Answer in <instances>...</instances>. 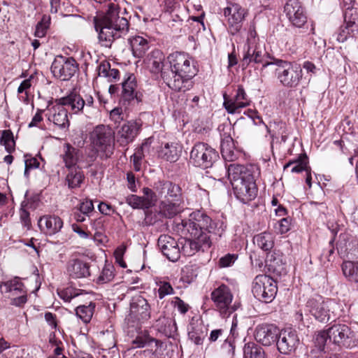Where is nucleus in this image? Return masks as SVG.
I'll return each instance as SVG.
<instances>
[{
  "label": "nucleus",
  "instance_id": "obj_1",
  "mask_svg": "<svg viewBox=\"0 0 358 358\" xmlns=\"http://www.w3.org/2000/svg\"><path fill=\"white\" fill-rule=\"evenodd\" d=\"M258 42L259 38L255 27L253 24H250L243 48L242 66H248L251 63L261 64L264 68L275 65V73L280 84L287 88L297 87L303 77V71L300 65L275 58L270 61V57L266 50L259 46Z\"/></svg>",
  "mask_w": 358,
  "mask_h": 358
},
{
  "label": "nucleus",
  "instance_id": "obj_2",
  "mask_svg": "<svg viewBox=\"0 0 358 358\" xmlns=\"http://www.w3.org/2000/svg\"><path fill=\"white\" fill-rule=\"evenodd\" d=\"M170 69L162 73V79L168 87L178 92H186L192 88V78L197 73L194 61L187 53L175 52L168 56Z\"/></svg>",
  "mask_w": 358,
  "mask_h": 358
},
{
  "label": "nucleus",
  "instance_id": "obj_3",
  "mask_svg": "<svg viewBox=\"0 0 358 358\" xmlns=\"http://www.w3.org/2000/svg\"><path fill=\"white\" fill-rule=\"evenodd\" d=\"M102 3L109 1L108 8L106 14L100 17H94V24L96 31L99 33V41L102 46L109 48L113 42L127 33L129 22L124 17H120V7L111 0H94Z\"/></svg>",
  "mask_w": 358,
  "mask_h": 358
},
{
  "label": "nucleus",
  "instance_id": "obj_4",
  "mask_svg": "<svg viewBox=\"0 0 358 358\" xmlns=\"http://www.w3.org/2000/svg\"><path fill=\"white\" fill-rule=\"evenodd\" d=\"M228 177L232 185L234 194L237 199L248 203L257 196L255 166L231 164L227 169Z\"/></svg>",
  "mask_w": 358,
  "mask_h": 358
},
{
  "label": "nucleus",
  "instance_id": "obj_5",
  "mask_svg": "<svg viewBox=\"0 0 358 358\" xmlns=\"http://www.w3.org/2000/svg\"><path fill=\"white\" fill-rule=\"evenodd\" d=\"M339 303L331 299H325L320 295L310 297L305 306V310L320 322H327L338 315Z\"/></svg>",
  "mask_w": 358,
  "mask_h": 358
},
{
  "label": "nucleus",
  "instance_id": "obj_6",
  "mask_svg": "<svg viewBox=\"0 0 358 358\" xmlns=\"http://www.w3.org/2000/svg\"><path fill=\"white\" fill-rule=\"evenodd\" d=\"M181 225L182 230L189 233L191 237L209 236V233L221 236L219 231H215V223L208 215L200 210L192 213L187 220H182Z\"/></svg>",
  "mask_w": 358,
  "mask_h": 358
},
{
  "label": "nucleus",
  "instance_id": "obj_7",
  "mask_svg": "<svg viewBox=\"0 0 358 358\" xmlns=\"http://www.w3.org/2000/svg\"><path fill=\"white\" fill-rule=\"evenodd\" d=\"M90 140L94 148L104 153L106 157L113 153L114 132L109 126L99 124L95 127L90 133Z\"/></svg>",
  "mask_w": 358,
  "mask_h": 358
},
{
  "label": "nucleus",
  "instance_id": "obj_8",
  "mask_svg": "<svg viewBox=\"0 0 358 358\" xmlns=\"http://www.w3.org/2000/svg\"><path fill=\"white\" fill-rule=\"evenodd\" d=\"M252 292L259 301L269 303L275 299L277 294V283L269 275H258L252 282Z\"/></svg>",
  "mask_w": 358,
  "mask_h": 358
},
{
  "label": "nucleus",
  "instance_id": "obj_9",
  "mask_svg": "<svg viewBox=\"0 0 358 358\" xmlns=\"http://www.w3.org/2000/svg\"><path fill=\"white\" fill-rule=\"evenodd\" d=\"M329 343L340 347L352 348L357 345L355 333L345 324L335 323L329 328Z\"/></svg>",
  "mask_w": 358,
  "mask_h": 358
},
{
  "label": "nucleus",
  "instance_id": "obj_10",
  "mask_svg": "<svg viewBox=\"0 0 358 358\" xmlns=\"http://www.w3.org/2000/svg\"><path fill=\"white\" fill-rule=\"evenodd\" d=\"M210 296L216 310L222 317H228L236 310L237 306L232 304L233 294L228 286L221 285L212 292Z\"/></svg>",
  "mask_w": 358,
  "mask_h": 358
},
{
  "label": "nucleus",
  "instance_id": "obj_11",
  "mask_svg": "<svg viewBox=\"0 0 358 358\" xmlns=\"http://www.w3.org/2000/svg\"><path fill=\"white\" fill-rule=\"evenodd\" d=\"M218 158L217 152L205 143H196L190 152V159L193 164L202 169L211 167Z\"/></svg>",
  "mask_w": 358,
  "mask_h": 358
},
{
  "label": "nucleus",
  "instance_id": "obj_12",
  "mask_svg": "<svg viewBox=\"0 0 358 358\" xmlns=\"http://www.w3.org/2000/svg\"><path fill=\"white\" fill-rule=\"evenodd\" d=\"M78 65L73 57L57 55L51 65L53 76L62 80H70L78 71Z\"/></svg>",
  "mask_w": 358,
  "mask_h": 358
},
{
  "label": "nucleus",
  "instance_id": "obj_13",
  "mask_svg": "<svg viewBox=\"0 0 358 358\" xmlns=\"http://www.w3.org/2000/svg\"><path fill=\"white\" fill-rule=\"evenodd\" d=\"M247 15V10L238 3H230L224 8V15L227 18L230 34L236 35L241 30Z\"/></svg>",
  "mask_w": 358,
  "mask_h": 358
},
{
  "label": "nucleus",
  "instance_id": "obj_14",
  "mask_svg": "<svg viewBox=\"0 0 358 358\" xmlns=\"http://www.w3.org/2000/svg\"><path fill=\"white\" fill-rule=\"evenodd\" d=\"M154 192L159 197L164 200L185 202L181 187L171 181H157L154 184Z\"/></svg>",
  "mask_w": 358,
  "mask_h": 358
},
{
  "label": "nucleus",
  "instance_id": "obj_15",
  "mask_svg": "<svg viewBox=\"0 0 358 358\" xmlns=\"http://www.w3.org/2000/svg\"><path fill=\"white\" fill-rule=\"evenodd\" d=\"M223 99V106L229 114L240 113L241 110L250 106L251 102L242 85H238L234 97L224 94Z\"/></svg>",
  "mask_w": 358,
  "mask_h": 358
},
{
  "label": "nucleus",
  "instance_id": "obj_16",
  "mask_svg": "<svg viewBox=\"0 0 358 358\" xmlns=\"http://www.w3.org/2000/svg\"><path fill=\"white\" fill-rule=\"evenodd\" d=\"M143 193L142 196L135 194L129 195L126 197V203L134 209L146 210L155 206L157 202V194L154 190L144 187Z\"/></svg>",
  "mask_w": 358,
  "mask_h": 358
},
{
  "label": "nucleus",
  "instance_id": "obj_17",
  "mask_svg": "<svg viewBox=\"0 0 358 358\" xmlns=\"http://www.w3.org/2000/svg\"><path fill=\"white\" fill-rule=\"evenodd\" d=\"M141 129V124L136 121H128L116 131V141L120 146L125 147L133 142Z\"/></svg>",
  "mask_w": 358,
  "mask_h": 358
},
{
  "label": "nucleus",
  "instance_id": "obj_18",
  "mask_svg": "<svg viewBox=\"0 0 358 358\" xmlns=\"http://www.w3.org/2000/svg\"><path fill=\"white\" fill-rule=\"evenodd\" d=\"M284 12L289 22L296 27H301L307 21V17L299 0H288L284 6Z\"/></svg>",
  "mask_w": 358,
  "mask_h": 358
},
{
  "label": "nucleus",
  "instance_id": "obj_19",
  "mask_svg": "<svg viewBox=\"0 0 358 358\" xmlns=\"http://www.w3.org/2000/svg\"><path fill=\"white\" fill-rule=\"evenodd\" d=\"M121 100L124 104H129L131 101H142V94L137 91V83L134 74H129L122 83Z\"/></svg>",
  "mask_w": 358,
  "mask_h": 358
},
{
  "label": "nucleus",
  "instance_id": "obj_20",
  "mask_svg": "<svg viewBox=\"0 0 358 358\" xmlns=\"http://www.w3.org/2000/svg\"><path fill=\"white\" fill-rule=\"evenodd\" d=\"M299 343L296 332L292 329H285L278 332L276 345L280 353L288 354L294 350Z\"/></svg>",
  "mask_w": 358,
  "mask_h": 358
},
{
  "label": "nucleus",
  "instance_id": "obj_21",
  "mask_svg": "<svg viewBox=\"0 0 358 358\" xmlns=\"http://www.w3.org/2000/svg\"><path fill=\"white\" fill-rule=\"evenodd\" d=\"M48 119L60 129L67 130L70 125L67 109L59 101L48 108Z\"/></svg>",
  "mask_w": 358,
  "mask_h": 358
},
{
  "label": "nucleus",
  "instance_id": "obj_22",
  "mask_svg": "<svg viewBox=\"0 0 358 358\" xmlns=\"http://www.w3.org/2000/svg\"><path fill=\"white\" fill-rule=\"evenodd\" d=\"M157 245L163 255L170 261L174 262L180 258V250L178 244L171 236L161 235L158 238Z\"/></svg>",
  "mask_w": 358,
  "mask_h": 358
},
{
  "label": "nucleus",
  "instance_id": "obj_23",
  "mask_svg": "<svg viewBox=\"0 0 358 358\" xmlns=\"http://www.w3.org/2000/svg\"><path fill=\"white\" fill-rule=\"evenodd\" d=\"M130 315L140 322L148 321L150 318V306L147 300L141 296L133 298L130 304Z\"/></svg>",
  "mask_w": 358,
  "mask_h": 358
},
{
  "label": "nucleus",
  "instance_id": "obj_24",
  "mask_svg": "<svg viewBox=\"0 0 358 358\" xmlns=\"http://www.w3.org/2000/svg\"><path fill=\"white\" fill-rule=\"evenodd\" d=\"M279 329L272 324H260L256 328L255 338L263 345L269 346L277 341Z\"/></svg>",
  "mask_w": 358,
  "mask_h": 358
},
{
  "label": "nucleus",
  "instance_id": "obj_25",
  "mask_svg": "<svg viewBox=\"0 0 358 358\" xmlns=\"http://www.w3.org/2000/svg\"><path fill=\"white\" fill-rule=\"evenodd\" d=\"M90 263L80 259H70L66 264V271L72 278H85L90 275Z\"/></svg>",
  "mask_w": 358,
  "mask_h": 358
},
{
  "label": "nucleus",
  "instance_id": "obj_26",
  "mask_svg": "<svg viewBox=\"0 0 358 358\" xmlns=\"http://www.w3.org/2000/svg\"><path fill=\"white\" fill-rule=\"evenodd\" d=\"M41 231L47 236H53L63 227V220L56 215H44L38 222Z\"/></svg>",
  "mask_w": 358,
  "mask_h": 358
},
{
  "label": "nucleus",
  "instance_id": "obj_27",
  "mask_svg": "<svg viewBox=\"0 0 358 358\" xmlns=\"http://www.w3.org/2000/svg\"><path fill=\"white\" fill-rule=\"evenodd\" d=\"M210 236L192 237L185 240L180 252H182L186 256H192L201 249L210 248Z\"/></svg>",
  "mask_w": 358,
  "mask_h": 358
},
{
  "label": "nucleus",
  "instance_id": "obj_28",
  "mask_svg": "<svg viewBox=\"0 0 358 358\" xmlns=\"http://www.w3.org/2000/svg\"><path fill=\"white\" fill-rule=\"evenodd\" d=\"M164 60L165 56L163 52L159 50L155 49L148 54L145 63L152 73L158 74L160 73L162 77V73L164 71H167V69H164Z\"/></svg>",
  "mask_w": 358,
  "mask_h": 358
},
{
  "label": "nucleus",
  "instance_id": "obj_29",
  "mask_svg": "<svg viewBox=\"0 0 358 358\" xmlns=\"http://www.w3.org/2000/svg\"><path fill=\"white\" fill-rule=\"evenodd\" d=\"M184 208L185 202L162 199L159 204V213L163 217L170 219L182 213Z\"/></svg>",
  "mask_w": 358,
  "mask_h": 358
},
{
  "label": "nucleus",
  "instance_id": "obj_30",
  "mask_svg": "<svg viewBox=\"0 0 358 358\" xmlns=\"http://www.w3.org/2000/svg\"><path fill=\"white\" fill-rule=\"evenodd\" d=\"M64 107L66 106L74 114L84 113L83 97L79 94L71 92L68 96L57 99Z\"/></svg>",
  "mask_w": 358,
  "mask_h": 358
},
{
  "label": "nucleus",
  "instance_id": "obj_31",
  "mask_svg": "<svg viewBox=\"0 0 358 358\" xmlns=\"http://www.w3.org/2000/svg\"><path fill=\"white\" fill-rule=\"evenodd\" d=\"M206 335L207 329L201 322L190 323L188 327V336L196 345H201Z\"/></svg>",
  "mask_w": 358,
  "mask_h": 358
},
{
  "label": "nucleus",
  "instance_id": "obj_32",
  "mask_svg": "<svg viewBox=\"0 0 358 358\" xmlns=\"http://www.w3.org/2000/svg\"><path fill=\"white\" fill-rule=\"evenodd\" d=\"M129 43L134 56L138 58L143 57L150 48L148 41L140 36L130 38Z\"/></svg>",
  "mask_w": 358,
  "mask_h": 358
},
{
  "label": "nucleus",
  "instance_id": "obj_33",
  "mask_svg": "<svg viewBox=\"0 0 358 358\" xmlns=\"http://www.w3.org/2000/svg\"><path fill=\"white\" fill-rule=\"evenodd\" d=\"M220 149L221 154L225 160L231 162L236 158L234 140L230 136H227L222 139Z\"/></svg>",
  "mask_w": 358,
  "mask_h": 358
},
{
  "label": "nucleus",
  "instance_id": "obj_34",
  "mask_svg": "<svg viewBox=\"0 0 358 358\" xmlns=\"http://www.w3.org/2000/svg\"><path fill=\"white\" fill-rule=\"evenodd\" d=\"M253 243L265 252L270 251L274 246L272 234L266 231L255 235L253 238Z\"/></svg>",
  "mask_w": 358,
  "mask_h": 358
},
{
  "label": "nucleus",
  "instance_id": "obj_35",
  "mask_svg": "<svg viewBox=\"0 0 358 358\" xmlns=\"http://www.w3.org/2000/svg\"><path fill=\"white\" fill-rule=\"evenodd\" d=\"M179 153L180 150H178L177 144L173 143H166L158 151L159 157L171 162L177 161L179 157Z\"/></svg>",
  "mask_w": 358,
  "mask_h": 358
},
{
  "label": "nucleus",
  "instance_id": "obj_36",
  "mask_svg": "<svg viewBox=\"0 0 358 358\" xmlns=\"http://www.w3.org/2000/svg\"><path fill=\"white\" fill-rule=\"evenodd\" d=\"M83 179L84 175L83 171L79 169L72 167L69 169L65 181L69 188L73 189L79 187Z\"/></svg>",
  "mask_w": 358,
  "mask_h": 358
},
{
  "label": "nucleus",
  "instance_id": "obj_37",
  "mask_svg": "<svg viewBox=\"0 0 358 358\" xmlns=\"http://www.w3.org/2000/svg\"><path fill=\"white\" fill-rule=\"evenodd\" d=\"M266 264L268 270L276 275L286 273V269L281 259L276 258L273 254H267Z\"/></svg>",
  "mask_w": 358,
  "mask_h": 358
},
{
  "label": "nucleus",
  "instance_id": "obj_38",
  "mask_svg": "<svg viewBox=\"0 0 358 358\" xmlns=\"http://www.w3.org/2000/svg\"><path fill=\"white\" fill-rule=\"evenodd\" d=\"M78 150L66 143L64 145L63 159L67 168L70 169L74 166L78 159Z\"/></svg>",
  "mask_w": 358,
  "mask_h": 358
},
{
  "label": "nucleus",
  "instance_id": "obj_39",
  "mask_svg": "<svg viewBox=\"0 0 358 358\" xmlns=\"http://www.w3.org/2000/svg\"><path fill=\"white\" fill-rule=\"evenodd\" d=\"M344 275L351 282H358V262L345 261L342 264Z\"/></svg>",
  "mask_w": 358,
  "mask_h": 358
},
{
  "label": "nucleus",
  "instance_id": "obj_40",
  "mask_svg": "<svg viewBox=\"0 0 358 358\" xmlns=\"http://www.w3.org/2000/svg\"><path fill=\"white\" fill-rule=\"evenodd\" d=\"M95 306V303L93 302H90L88 305L78 306L76 308V315L81 319L84 323H88L92 317Z\"/></svg>",
  "mask_w": 358,
  "mask_h": 358
},
{
  "label": "nucleus",
  "instance_id": "obj_41",
  "mask_svg": "<svg viewBox=\"0 0 358 358\" xmlns=\"http://www.w3.org/2000/svg\"><path fill=\"white\" fill-rule=\"evenodd\" d=\"M244 358H265L263 349L253 343L245 345L243 348Z\"/></svg>",
  "mask_w": 358,
  "mask_h": 358
},
{
  "label": "nucleus",
  "instance_id": "obj_42",
  "mask_svg": "<svg viewBox=\"0 0 358 358\" xmlns=\"http://www.w3.org/2000/svg\"><path fill=\"white\" fill-rule=\"evenodd\" d=\"M0 144L5 147L8 152L11 153L14 151L15 142L13 132L10 130L7 129L0 131Z\"/></svg>",
  "mask_w": 358,
  "mask_h": 358
},
{
  "label": "nucleus",
  "instance_id": "obj_43",
  "mask_svg": "<svg viewBox=\"0 0 358 358\" xmlns=\"http://www.w3.org/2000/svg\"><path fill=\"white\" fill-rule=\"evenodd\" d=\"M308 158L306 155L303 157H299V159L295 162H290L287 163L284 169H287L288 167H292L291 172L292 173H300L303 171H307L309 167H308Z\"/></svg>",
  "mask_w": 358,
  "mask_h": 358
},
{
  "label": "nucleus",
  "instance_id": "obj_44",
  "mask_svg": "<svg viewBox=\"0 0 358 358\" xmlns=\"http://www.w3.org/2000/svg\"><path fill=\"white\" fill-rule=\"evenodd\" d=\"M23 288V283L17 278L5 282L1 285V289H3L5 292H15L16 294L24 293Z\"/></svg>",
  "mask_w": 358,
  "mask_h": 358
},
{
  "label": "nucleus",
  "instance_id": "obj_45",
  "mask_svg": "<svg viewBox=\"0 0 358 358\" xmlns=\"http://www.w3.org/2000/svg\"><path fill=\"white\" fill-rule=\"evenodd\" d=\"M158 322L164 324V327H162L159 331L163 332L168 337L173 336L177 331L176 323L171 319L164 317L162 320H159Z\"/></svg>",
  "mask_w": 358,
  "mask_h": 358
},
{
  "label": "nucleus",
  "instance_id": "obj_46",
  "mask_svg": "<svg viewBox=\"0 0 358 358\" xmlns=\"http://www.w3.org/2000/svg\"><path fill=\"white\" fill-rule=\"evenodd\" d=\"M50 24V17L44 15L41 21H39L36 26L34 35L36 37L42 38L45 36L48 29Z\"/></svg>",
  "mask_w": 358,
  "mask_h": 358
},
{
  "label": "nucleus",
  "instance_id": "obj_47",
  "mask_svg": "<svg viewBox=\"0 0 358 358\" xmlns=\"http://www.w3.org/2000/svg\"><path fill=\"white\" fill-rule=\"evenodd\" d=\"M114 278L113 266L111 265H106L101 274L97 278L99 284H104L110 282Z\"/></svg>",
  "mask_w": 358,
  "mask_h": 358
},
{
  "label": "nucleus",
  "instance_id": "obj_48",
  "mask_svg": "<svg viewBox=\"0 0 358 358\" xmlns=\"http://www.w3.org/2000/svg\"><path fill=\"white\" fill-rule=\"evenodd\" d=\"M329 342V328L326 331H319L315 338V344L320 350H324L327 342Z\"/></svg>",
  "mask_w": 358,
  "mask_h": 358
},
{
  "label": "nucleus",
  "instance_id": "obj_49",
  "mask_svg": "<svg viewBox=\"0 0 358 358\" xmlns=\"http://www.w3.org/2000/svg\"><path fill=\"white\" fill-rule=\"evenodd\" d=\"M158 287L159 298L162 299L167 295H171L174 293L173 289L171 285L166 281L159 280L157 282Z\"/></svg>",
  "mask_w": 358,
  "mask_h": 358
},
{
  "label": "nucleus",
  "instance_id": "obj_50",
  "mask_svg": "<svg viewBox=\"0 0 358 358\" xmlns=\"http://www.w3.org/2000/svg\"><path fill=\"white\" fill-rule=\"evenodd\" d=\"M144 157L143 147V145L138 148L134 155L131 157L134 164V169L136 171H139L141 168V161Z\"/></svg>",
  "mask_w": 358,
  "mask_h": 358
},
{
  "label": "nucleus",
  "instance_id": "obj_51",
  "mask_svg": "<svg viewBox=\"0 0 358 358\" xmlns=\"http://www.w3.org/2000/svg\"><path fill=\"white\" fill-rule=\"evenodd\" d=\"M222 349L229 358H233L235 355L234 340L231 338H225Z\"/></svg>",
  "mask_w": 358,
  "mask_h": 358
},
{
  "label": "nucleus",
  "instance_id": "obj_52",
  "mask_svg": "<svg viewBox=\"0 0 358 358\" xmlns=\"http://www.w3.org/2000/svg\"><path fill=\"white\" fill-rule=\"evenodd\" d=\"M237 258V255L227 254L219 259L218 265L220 268L229 267L234 264Z\"/></svg>",
  "mask_w": 358,
  "mask_h": 358
},
{
  "label": "nucleus",
  "instance_id": "obj_53",
  "mask_svg": "<svg viewBox=\"0 0 358 358\" xmlns=\"http://www.w3.org/2000/svg\"><path fill=\"white\" fill-rule=\"evenodd\" d=\"M172 304L181 314H185L189 308V305L185 303L178 296L173 299L172 301Z\"/></svg>",
  "mask_w": 358,
  "mask_h": 358
},
{
  "label": "nucleus",
  "instance_id": "obj_54",
  "mask_svg": "<svg viewBox=\"0 0 358 358\" xmlns=\"http://www.w3.org/2000/svg\"><path fill=\"white\" fill-rule=\"evenodd\" d=\"M355 31H358V24L355 22L345 20V29H342V31L345 36V38L347 37L348 35L354 34Z\"/></svg>",
  "mask_w": 358,
  "mask_h": 358
},
{
  "label": "nucleus",
  "instance_id": "obj_55",
  "mask_svg": "<svg viewBox=\"0 0 358 358\" xmlns=\"http://www.w3.org/2000/svg\"><path fill=\"white\" fill-rule=\"evenodd\" d=\"M80 211L84 215H88L94 210V204L92 200L86 199L80 203Z\"/></svg>",
  "mask_w": 358,
  "mask_h": 358
},
{
  "label": "nucleus",
  "instance_id": "obj_56",
  "mask_svg": "<svg viewBox=\"0 0 358 358\" xmlns=\"http://www.w3.org/2000/svg\"><path fill=\"white\" fill-rule=\"evenodd\" d=\"M25 169H24V175L28 176V171L31 169H36L39 166V162L36 158H29L27 159L24 161Z\"/></svg>",
  "mask_w": 358,
  "mask_h": 358
},
{
  "label": "nucleus",
  "instance_id": "obj_57",
  "mask_svg": "<svg viewBox=\"0 0 358 358\" xmlns=\"http://www.w3.org/2000/svg\"><path fill=\"white\" fill-rule=\"evenodd\" d=\"M224 337V331L222 329L212 330L210 333L208 340L210 343L217 341L219 338Z\"/></svg>",
  "mask_w": 358,
  "mask_h": 358
},
{
  "label": "nucleus",
  "instance_id": "obj_58",
  "mask_svg": "<svg viewBox=\"0 0 358 358\" xmlns=\"http://www.w3.org/2000/svg\"><path fill=\"white\" fill-rule=\"evenodd\" d=\"M110 118L115 122H120L123 120L124 117L122 113V109L115 108L110 113Z\"/></svg>",
  "mask_w": 358,
  "mask_h": 358
},
{
  "label": "nucleus",
  "instance_id": "obj_59",
  "mask_svg": "<svg viewBox=\"0 0 358 358\" xmlns=\"http://www.w3.org/2000/svg\"><path fill=\"white\" fill-rule=\"evenodd\" d=\"M44 317L47 323L51 327L52 329H55L57 328V323L56 320V315L50 312H47L45 313Z\"/></svg>",
  "mask_w": 358,
  "mask_h": 358
},
{
  "label": "nucleus",
  "instance_id": "obj_60",
  "mask_svg": "<svg viewBox=\"0 0 358 358\" xmlns=\"http://www.w3.org/2000/svg\"><path fill=\"white\" fill-rule=\"evenodd\" d=\"M110 65L108 62H102L98 66V74L99 76L107 78L109 73Z\"/></svg>",
  "mask_w": 358,
  "mask_h": 358
},
{
  "label": "nucleus",
  "instance_id": "obj_61",
  "mask_svg": "<svg viewBox=\"0 0 358 358\" xmlns=\"http://www.w3.org/2000/svg\"><path fill=\"white\" fill-rule=\"evenodd\" d=\"M291 220L285 217L281 219L279 224V231L281 234H285L290 229Z\"/></svg>",
  "mask_w": 358,
  "mask_h": 358
},
{
  "label": "nucleus",
  "instance_id": "obj_62",
  "mask_svg": "<svg viewBox=\"0 0 358 358\" xmlns=\"http://www.w3.org/2000/svg\"><path fill=\"white\" fill-rule=\"evenodd\" d=\"M20 220L22 224L28 229L31 226V220L29 217V213L25 209H21L20 210Z\"/></svg>",
  "mask_w": 358,
  "mask_h": 358
},
{
  "label": "nucleus",
  "instance_id": "obj_63",
  "mask_svg": "<svg viewBox=\"0 0 358 358\" xmlns=\"http://www.w3.org/2000/svg\"><path fill=\"white\" fill-rule=\"evenodd\" d=\"M84 101V113L89 112V110L93 108L94 106V98L92 95L86 94L85 97H83Z\"/></svg>",
  "mask_w": 358,
  "mask_h": 358
},
{
  "label": "nucleus",
  "instance_id": "obj_64",
  "mask_svg": "<svg viewBox=\"0 0 358 358\" xmlns=\"http://www.w3.org/2000/svg\"><path fill=\"white\" fill-rule=\"evenodd\" d=\"M127 180L128 182V188L132 192H136V178H135L134 174L131 172L127 173Z\"/></svg>",
  "mask_w": 358,
  "mask_h": 358
}]
</instances>
